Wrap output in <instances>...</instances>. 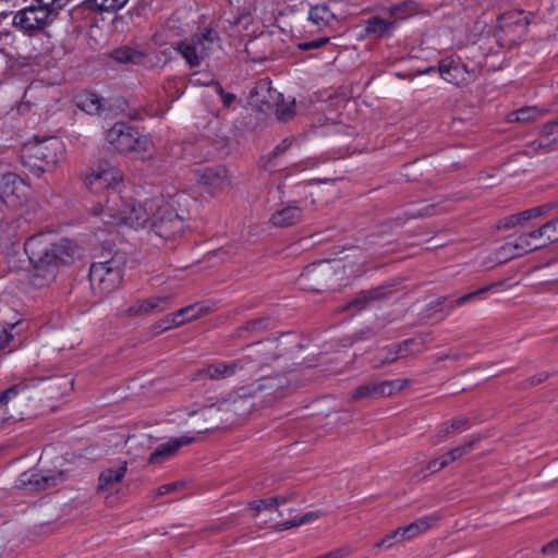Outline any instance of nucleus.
<instances>
[{
    "label": "nucleus",
    "mask_w": 558,
    "mask_h": 558,
    "mask_svg": "<svg viewBox=\"0 0 558 558\" xmlns=\"http://www.w3.org/2000/svg\"><path fill=\"white\" fill-rule=\"evenodd\" d=\"M440 520V515L438 513H432L429 515L422 517L414 521L417 526V531L420 534L427 532L432 529L436 523Z\"/></svg>",
    "instance_id": "nucleus-44"
},
{
    "label": "nucleus",
    "mask_w": 558,
    "mask_h": 558,
    "mask_svg": "<svg viewBox=\"0 0 558 558\" xmlns=\"http://www.w3.org/2000/svg\"><path fill=\"white\" fill-rule=\"evenodd\" d=\"M208 307L201 304H193L186 307H183L172 314H169L165 319H162L156 328L159 331H165L173 327H179L186 322L197 319L205 314H207Z\"/></svg>",
    "instance_id": "nucleus-15"
},
{
    "label": "nucleus",
    "mask_w": 558,
    "mask_h": 558,
    "mask_svg": "<svg viewBox=\"0 0 558 558\" xmlns=\"http://www.w3.org/2000/svg\"><path fill=\"white\" fill-rule=\"evenodd\" d=\"M413 342L412 339L405 340L401 344H395L391 347L384 348L378 355V362L380 364H389L397 361L400 357L409 354L408 347Z\"/></svg>",
    "instance_id": "nucleus-32"
},
{
    "label": "nucleus",
    "mask_w": 558,
    "mask_h": 558,
    "mask_svg": "<svg viewBox=\"0 0 558 558\" xmlns=\"http://www.w3.org/2000/svg\"><path fill=\"white\" fill-rule=\"evenodd\" d=\"M171 85H172V82H169V85L165 86V89L167 93H170V90L172 88H175L177 94L172 96V100H174V99H178L181 96V94L183 93V86H171Z\"/></svg>",
    "instance_id": "nucleus-63"
},
{
    "label": "nucleus",
    "mask_w": 558,
    "mask_h": 558,
    "mask_svg": "<svg viewBox=\"0 0 558 558\" xmlns=\"http://www.w3.org/2000/svg\"><path fill=\"white\" fill-rule=\"evenodd\" d=\"M72 0H35L36 4L23 8L13 15L12 25L27 36H35L48 28L60 11Z\"/></svg>",
    "instance_id": "nucleus-5"
},
{
    "label": "nucleus",
    "mask_w": 558,
    "mask_h": 558,
    "mask_svg": "<svg viewBox=\"0 0 558 558\" xmlns=\"http://www.w3.org/2000/svg\"><path fill=\"white\" fill-rule=\"evenodd\" d=\"M546 209H547L546 206H538V207H534V208L519 213V218L521 220V223L542 216Z\"/></svg>",
    "instance_id": "nucleus-48"
},
{
    "label": "nucleus",
    "mask_w": 558,
    "mask_h": 558,
    "mask_svg": "<svg viewBox=\"0 0 558 558\" xmlns=\"http://www.w3.org/2000/svg\"><path fill=\"white\" fill-rule=\"evenodd\" d=\"M92 289L99 295H106L117 290L122 282V266L114 258L105 262H94L89 268Z\"/></svg>",
    "instance_id": "nucleus-9"
},
{
    "label": "nucleus",
    "mask_w": 558,
    "mask_h": 558,
    "mask_svg": "<svg viewBox=\"0 0 558 558\" xmlns=\"http://www.w3.org/2000/svg\"><path fill=\"white\" fill-rule=\"evenodd\" d=\"M270 320L269 318H259L252 322H248L245 326V329L248 331H262L269 328Z\"/></svg>",
    "instance_id": "nucleus-50"
},
{
    "label": "nucleus",
    "mask_w": 558,
    "mask_h": 558,
    "mask_svg": "<svg viewBox=\"0 0 558 558\" xmlns=\"http://www.w3.org/2000/svg\"><path fill=\"white\" fill-rule=\"evenodd\" d=\"M303 213L301 206L293 202L292 204L277 210L271 216V222L276 227H290L302 219Z\"/></svg>",
    "instance_id": "nucleus-26"
},
{
    "label": "nucleus",
    "mask_w": 558,
    "mask_h": 558,
    "mask_svg": "<svg viewBox=\"0 0 558 558\" xmlns=\"http://www.w3.org/2000/svg\"><path fill=\"white\" fill-rule=\"evenodd\" d=\"M291 140L286 138L279 145H277L272 151L274 156H279L284 153L291 146Z\"/></svg>",
    "instance_id": "nucleus-59"
},
{
    "label": "nucleus",
    "mask_w": 558,
    "mask_h": 558,
    "mask_svg": "<svg viewBox=\"0 0 558 558\" xmlns=\"http://www.w3.org/2000/svg\"><path fill=\"white\" fill-rule=\"evenodd\" d=\"M158 208V198L147 199L137 203L132 198H124L121 194L112 192L106 206L100 202L92 209L93 216L97 219L93 223L100 230L111 232L116 227L128 226L133 229L147 228L151 222V216Z\"/></svg>",
    "instance_id": "nucleus-2"
},
{
    "label": "nucleus",
    "mask_w": 558,
    "mask_h": 558,
    "mask_svg": "<svg viewBox=\"0 0 558 558\" xmlns=\"http://www.w3.org/2000/svg\"><path fill=\"white\" fill-rule=\"evenodd\" d=\"M84 182L92 193L98 194L106 191V201H108L112 192L121 194L120 189L123 184V174L118 167L106 160H100L89 169ZM106 204L107 202L102 205L106 206Z\"/></svg>",
    "instance_id": "nucleus-8"
},
{
    "label": "nucleus",
    "mask_w": 558,
    "mask_h": 558,
    "mask_svg": "<svg viewBox=\"0 0 558 558\" xmlns=\"http://www.w3.org/2000/svg\"><path fill=\"white\" fill-rule=\"evenodd\" d=\"M64 155V145L58 137H45L26 142L20 150L22 166L32 174L39 177L54 169Z\"/></svg>",
    "instance_id": "nucleus-3"
},
{
    "label": "nucleus",
    "mask_w": 558,
    "mask_h": 558,
    "mask_svg": "<svg viewBox=\"0 0 558 558\" xmlns=\"http://www.w3.org/2000/svg\"><path fill=\"white\" fill-rule=\"evenodd\" d=\"M140 438L141 439H138V441H137V437L136 436L129 437L128 440H126V444L129 445V448L132 449L134 442H137L141 446H145V445H147L149 442V436L148 435H142Z\"/></svg>",
    "instance_id": "nucleus-58"
},
{
    "label": "nucleus",
    "mask_w": 558,
    "mask_h": 558,
    "mask_svg": "<svg viewBox=\"0 0 558 558\" xmlns=\"http://www.w3.org/2000/svg\"><path fill=\"white\" fill-rule=\"evenodd\" d=\"M473 445H474V441H469L462 446H459V447H456V448L449 450L448 452L450 453L452 459L456 461V460L462 458L463 456H465L466 453H469L472 450Z\"/></svg>",
    "instance_id": "nucleus-51"
},
{
    "label": "nucleus",
    "mask_w": 558,
    "mask_h": 558,
    "mask_svg": "<svg viewBox=\"0 0 558 558\" xmlns=\"http://www.w3.org/2000/svg\"><path fill=\"white\" fill-rule=\"evenodd\" d=\"M218 34L213 29L194 34L173 44V49L184 59L190 68L199 66L217 47Z\"/></svg>",
    "instance_id": "nucleus-7"
},
{
    "label": "nucleus",
    "mask_w": 558,
    "mask_h": 558,
    "mask_svg": "<svg viewBox=\"0 0 558 558\" xmlns=\"http://www.w3.org/2000/svg\"><path fill=\"white\" fill-rule=\"evenodd\" d=\"M545 555H558V537L542 547Z\"/></svg>",
    "instance_id": "nucleus-57"
},
{
    "label": "nucleus",
    "mask_w": 558,
    "mask_h": 558,
    "mask_svg": "<svg viewBox=\"0 0 558 558\" xmlns=\"http://www.w3.org/2000/svg\"><path fill=\"white\" fill-rule=\"evenodd\" d=\"M198 181L214 189H223L230 184L228 172L223 167L204 168L198 173Z\"/></svg>",
    "instance_id": "nucleus-25"
},
{
    "label": "nucleus",
    "mask_w": 558,
    "mask_h": 558,
    "mask_svg": "<svg viewBox=\"0 0 558 558\" xmlns=\"http://www.w3.org/2000/svg\"><path fill=\"white\" fill-rule=\"evenodd\" d=\"M533 233L534 231H531L517 238V241L519 242V250H521V252L529 253L546 245V242H542V236H531Z\"/></svg>",
    "instance_id": "nucleus-37"
},
{
    "label": "nucleus",
    "mask_w": 558,
    "mask_h": 558,
    "mask_svg": "<svg viewBox=\"0 0 558 558\" xmlns=\"http://www.w3.org/2000/svg\"><path fill=\"white\" fill-rule=\"evenodd\" d=\"M362 37L371 39L388 38L392 36L397 21L390 19H384L380 16H372L367 19L363 24Z\"/></svg>",
    "instance_id": "nucleus-19"
},
{
    "label": "nucleus",
    "mask_w": 558,
    "mask_h": 558,
    "mask_svg": "<svg viewBox=\"0 0 558 558\" xmlns=\"http://www.w3.org/2000/svg\"><path fill=\"white\" fill-rule=\"evenodd\" d=\"M171 85H172V82H169V85L165 86V89L167 93H170V90L172 88H175L177 94L172 96V100H174V99H178L181 96V94L183 93V86H171Z\"/></svg>",
    "instance_id": "nucleus-62"
},
{
    "label": "nucleus",
    "mask_w": 558,
    "mask_h": 558,
    "mask_svg": "<svg viewBox=\"0 0 558 558\" xmlns=\"http://www.w3.org/2000/svg\"><path fill=\"white\" fill-rule=\"evenodd\" d=\"M529 24L530 20L523 11H510L500 15L498 28L511 34V39L515 40L525 34Z\"/></svg>",
    "instance_id": "nucleus-16"
},
{
    "label": "nucleus",
    "mask_w": 558,
    "mask_h": 558,
    "mask_svg": "<svg viewBox=\"0 0 558 558\" xmlns=\"http://www.w3.org/2000/svg\"><path fill=\"white\" fill-rule=\"evenodd\" d=\"M343 268L344 266L339 263L320 260L306 266L299 276L298 283L302 289L319 291L327 286L338 270Z\"/></svg>",
    "instance_id": "nucleus-10"
},
{
    "label": "nucleus",
    "mask_w": 558,
    "mask_h": 558,
    "mask_svg": "<svg viewBox=\"0 0 558 558\" xmlns=\"http://www.w3.org/2000/svg\"><path fill=\"white\" fill-rule=\"evenodd\" d=\"M417 10V5L414 1L408 0L398 4L390 5L386 9L387 13L391 21H397V23L401 20H404L411 15H413Z\"/></svg>",
    "instance_id": "nucleus-33"
},
{
    "label": "nucleus",
    "mask_w": 558,
    "mask_h": 558,
    "mask_svg": "<svg viewBox=\"0 0 558 558\" xmlns=\"http://www.w3.org/2000/svg\"><path fill=\"white\" fill-rule=\"evenodd\" d=\"M469 425V420L465 417H457L452 420L450 423H444L439 429L438 435L440 437L447 436L451 430H458L461 428H465Z\"/></svg>",
    "instance_id": "nucleus-43"
},
{
    "label": "nucleus",
    "mask_w": 558,
    "mask_h": 558,
    "mask_svg": "<svg viewBox=\"0 0 558 558\" xmlns=\"http://www.w3.org/2000/svg\"><path fill=\"white\" fill-rule=\"evenodd\" d=\"M518 225H522L521 223V220L519 218V214H515V215H511V216H508L506 218H504L499 225L497 226L499 229H510V228H513Z\"/></svg>",
    "instance_id": "nucleus-52"
},
{
    "label": "nucleus",
    "mask_w": 558,
    "mask_h": 558,
    "mask_svg": "<svg viewBox=\"0 0 558 558\" xmlns=\"http://www.w3.org/2000/svg\"><path fill=\"white\" fill-rule=\"evenodd\" d=\"M558 120L546 123L541 132L539 138L531 143L533 150L547 149L557 140Z\"/></svg>",
    "instance_id": "nucleus-30"
},
{
    "label": "nucleus",
    "mask_w": 558,
    "mask_h": 558,
    "mask_svg": "<svg viewBox=\"0 0 558 558\" xmlns=\"http://www.w3.org/2000/svg\"><path fill=\"white\" fill-rule=\"evenodd\" d=\"M531 236H542L543 241L548 243L558 241V219L546 222L541 228L534 230V233Z\"/></svg>",
    "instance_id": "nucleus-36"
},
{
    "label": "nucleus",
    "mask_w": 558,
    "mask_h": 558,
    "mask_svg": "<svg viewBox=\"0 0 558 558\" xmlns=\"http://www.w3.org/2000/svg\"><path fill=\"white\" fill-rule=\"evenodd\" d=\"M129 0H85L84 5L93 11L114 13L125 7Z\"/></svg>",
    "instance_id": "nucleus-34"
},
{
    "label": "nucleus",
    "mask_w": 558,
    "mask_h": 558,
    "mask_svg": "<svg viewBox=\"0 0 558 558\" xmlns=\"http://www.w3.org/2000/svg\"><path fill=\"white\" fill-rule=\"evenodd\" d=\"M405 542L403 533L400 527L396 529L391 533L387 534L380 542H378L376 547H386L391 548L396 543Z\"/></svg>",
    "instance_id": "nucleus-45"
},
{
    "label": "nucleus",
    "mask_w": 558,
    "mask_h": 558,
    "mask_svg": "<svg viewBox=\"0 0 558 558\" xmlns=\"http://www.w3.org/2000/svg\"><path fill=\"white\" fill-rule=\"evenodd\" d=\"M169 303V296H153L146 300H138L124 311V315L140 316L155 312H163L168 308Z\"/></svg>",
    "instance_id": "nucleus-21"
},
{
    "label": "nucleus",
    "mask_w": 558,
    "mask_h": 558,
    "mask_svg": "<svg viewBox=\"0 0 558 558\" xmlns=\"http://www.w3.org/2000/svg\"><path fill=\"white\" fill-rule=\"evenodd\" d=\"M329 43V37H320L317 39L301 43L299 48L301 50L318 49Z\"/></svg>",
    "instance_id": "nucleus-49"
},
{
    "label": "nucleus",
    "mask_w": 558,
    "mask_h": 558,
    "mask_svg": "<svg viewBox=\"0 0 558 558\" xmlns=\"http://www.w3.org/2000/svg\"><path fill=\"white\" fill-rule=\"evenodd\" d=\"M438 71L446 82L454 85L466 84L474 77V74H471L463 63L454 60L441 61Z\"/></svg>",
    "instance_id": "nucleus-18"
},
{
    "label": "nucleus",
    "mask_w": 558,
    "mask_h": 558,
    "mask_svg": "<svg viewBox=\"0 0 558 558\" xmlns=\"http://www.w3.org/2000/svg\"><path fill=\"white\" fill-rule=\"evenodd\" d=\"M335 19V13L326 4H316L311 7L308 11V20L318 29H323L330 25Z\"/></svg>",
    "instance_id": "nucleus-29"
},
{
    "label": "nucleus",
    "mask_w": 558,
    "mask_h": 558,
    "mask_svg": "<svg viewBox=\"0 0 558 558\" xmlns=\"http://www.w3.org/2000/svg\"><path fill=\"white\" fill-rule=\"evenodd\" d=\"M24 251L33 266L32 281L37 287L50 282L57 275L61 264H70L77 248L68 239L58 243L52 241L51 234L39 233L31 236L24 244Z\"/></svg>",
    "instance_id": "nucleus-1"
},
{
    "label": "nucleus",
    "mask_w": 558,
    "mask_h": 558,
    "mask_svg": "<svg viewBox=\"0 0 558 558\" xmlns=\"http://www.w3.org/2000/svg\"><path fill=\"white\" fill-rule=\"evenodd\" d=\"M45 92L46 88L44 86H28L24 93L19 110L23 111L24 109H29L32 106L37 105V96L44 94Z\"/></svg>",
    "instance_id": "nucleus-41"
},
{
    "label": "nucleus",
    "mask_w": 558,
    "mask_h": 558,
    "mask_svg": "<svg viewBox=\"0 0 558 558\" xmlns=\"http://www.w3.org/2000/svg\"><path fill=\"white\" fill-rule=\"evenodd\" d=\"M408 384V379L365 383L351 391L350 399L352 401H360L365 399L390 397L401 391Z\"/></svg>",
    "instance_id": "nucleus-13"
},
{
    "label": "nucleus",
    "mask_w": 558,
    "mask_h": 558,
    "mask_svg": "<svg viewBox=\"0 0 558 558\" xmlns=\"http://www.w3.org/2000/svg\"><path fill=\"white\" fill-rule=\"evenodd\" d=\"M281 354L277 340H267L263 343H258L254 349L253 353L243 356L247 359L246 366L248 364H267L269 361L277 359Z\"/></svg>",
    "instance_id": "nucleus-24"
},
{
    "label": "nucleus",
    "mask_w": 558,
    "mask_h": 558,
    "mask_svg": "<svg viewBox=\"0 0 558 558\" xmlns=\"http://www.w3.org/2000/svg\"><path fill=\"white\" fill-rule=\"evenodd\" d=\"M541 117V111L536 107H524L514 110L508 114L510 122H527Z\"/></svg>",
    "instance_id": "nucleus-39"
},
{
    "label": "nucleus",
    "mask_w": 558,
    "mask_h": 558,
    "mask_svg": "<svg viewBox=\"0 0 558 558\" xmlns=\"http://www.w3.org/2000/svg\"><path fill=\"white\" fill-rule=\"evenodd\" d=\"M525 254L519 250V242L515 240L513 242H507L502 246H500L496 252V259L499 263H505L509 259L522 256Z\"/></svg>",
    "instance_id": "nucleus-38"
},
{
    "label": "nucleus",
    "mask_w": 558,
    "mask_h": 558,
    "mask_svg": "<svg viewBox=\"0 0 558 558\" xmlns=\"http://www.w3.org/2000/svg\"><path fill=\"white\" fill-rule=\"evenodd\" d=\"M63 478V473L60 472L58 474L50 475H41V474H27L24 473L21 478V483L23 485H29L37 490L47 489L52 486H56Z\"/></svg>",
    "instance_id": "nucleus-28"
},
{
    "label": "nucleus",
    "mask_w": 558,
    "mask_h": 558,
    "mask_svg": "<svg viewBox=\"0 0 558 558\" xmlns=\"http://www.w3.org/2000/svg\"><path fill=\"white\" fill-rule=\"evenodd\" d=\"M48 384H49V388H53V387H61L62 384H64L65 386L72 385V380L58 377V378H50Z\"/></svg>",
    "instance_id": "nucleus-60"
},
{
    "label": "nucleus",
    "mask_w": 558,
    "mask_h": 558,
    "mask_svg": "<svg viewBox=\"0 0 558 558\" xmlns=\"http://www.w3.org/2000/svg\"><path fill=\"white\" fill-rule=\"evenodd\" d=\"M14 327L15 325H10V329L0 328V350L4 349L13 340V335L11 330Z\"/></svg>",
    "instance_id": "nucleus-54"
},
{
    "label": "nucleus",
    "mask_w": 558,
    "mask_h": 558,
    "mask_svg": "<svg viewBox=\"0 0 558 558\" xmlns=\"http://www.w3.org/2000/svg\"><path fill=\"white\" fill-rule=\"evenodd\" d=\"M318 517H319L318 512H307L300 518H295V519L276 524V530L284 531V530H288V529H291L294 526H299L304 523H310V522H313L314 520H316Z\"/></svg>",
    "instance_id": "nucleus-42"
},
{
    "label": "nucleus",
    "mask_w": 558,
    "mask_h": 558,
    "mask_svg": "<svg viewBox=\"0 0 558 558\" xmlns=\"http://www.w3.org/2000/svg\"><path fill=\"white\" fill-rule=\"evenodd\" d=\"M128 471L125 461L121 462L117 468H109L102 471L98 478L97 492L110 489L114 484L120 483Z\"/></svg>",
    "instance_id": "nucleus-27"
},
{
    "label": "nucleus",
    "mask_w": 558,
    "mask_h": 558,
    "mask_svg": "<svg viewBox=\"0 0 558 558\" xmlns=\"http://www.w3.org/2000/svg\"><path fill=\"white\" fill-rule=\"evenodd\" d=\"M26 389L25 384H16L0 391V417L2 420L13 417L11 410H15L16 405L26 399Z\"/></svg>",
    "instance_id": "nucleus-17"
},
{
    "label": "nucleus",
    "mask_w": 558,
    "mask_h": 558,
    "mask_svg": "<svg viewBox=\"0 0 558 558\" xmlns=\"http://www.w3.org/2000/svg\"><path fill=\"white\" fill-rule=\"evenodd\" d=\"M193 440L194 438L189 436L171 438L168 441L159 445L154 450V452H151L148 462L150 464H159L173 457L181 447L190 445Z\"/></svg>",
    "instance_id": "nucleus-22"
},
{
    "label": "nucleus",
    "mask_w": 558,
    "mask_h": 558,
    "mask_svg": "<svg viewBox=\"0 0 558 558\" xmlns=\"http://www.w3.org/2000/svg\"><path fill=\"white\" fill-rule=\"evenodd\" d=\"M216 90L220 95L221 101L225 107H230L234 102L235 95L232 93L225 92L220 84H216Z\"/></svg>",
    "instance_id": "nucleus-53"
},
{
    "label": "nucleus",
    "mask_w": 558,
    "mask_h": 558,
    "mask_svg": "<svg viewBox=\"0 0 558 558\" xmlns=\"http://www.w3.org/2000/svg\"><path fill=\"white\" fill-rule=\"evenodd\" d=\"M279 506V498H268L252 501L250 504L251 509L259 512L262 509H271Z\"/></svg>",
    "instance_id": "nucleus-47"
},
{
    "label": "nucleus",
    "mask_w": 558,
    "mask_h": 558,
    "mask_svg": "<svg viewBox=\"0 0 558 558\" xmlns=\"http://www.w3.org/2000/svg\"><path fill=\"white\" fill-rule=\"evenodd\" d=\"M499 286H501V283H499V282L493 283V284L485 286L481 289H477L473 292H470L468 294H464V295L458 298L456 301L451 302L449 307L452 310L454 307L462 306V305L466 304L468 302L472 301L473 299L481 296L488 291L495 290Z\"/></svg>",
    "instance_id": "nucleus-40"
},
{
    "label": "nucleus",
    "mask_w": 558,
    "mask_h": 558,
    "mask_svg": "<svg viewBox=\"0 0 558 558\" xmlns=\"http://www.w3.org/2000/svg\"><path fill=\"white\" fill-rule=\"evenodd\" d=\"M190 201V196L185 193H177L167 201L158 198V208L151 216L149 231L165 240L180 234L184 230V221L187 219L182 205H187Z\"/></svg>",
    "instance_id": "nucleus-4"
},
{
    "label": "nucleus",
    "mask_w": 558,
    "mask_h": 558,
    "mask_svg": "<svg viewBox=\"0 0 558 558\" xmlns=\"http://www.w3.org/2000/svg\"><path fill=\"white\" fill-rule=\"evenodd\" d=\"M182 485L183 484L181 482H173V483L161 485L160 487H158L157 494L159 496L167 495L169 493H172V492L179 489L180 487H182Z\"/></svg>",
    "instance_id": "nucleus-56"
},
{
    "label": "nucleus",
    "mask_w": 558,
    "mask_h": 558,
    "mask_svg": "<svg viewBox=\"0 0 558 558\" xmlns=\"http://www.w3.org/2000/svg\"><path fill=\"white\" fill-rule=\"evenodd\" d=\"M378 298V291H369L367 293H362L356 299H354L352 302L349 303L348 307H356L357 310L363 308L368 301L375 300Z\"/></svg>",
    "instance_id": "nucleus-46"
},
{
    "label": "nucleus",
    "mask_w": 558,
    "mask_h": 558,
    "mask_svg": "<svg viewBox=\"0 0 558 558\" xmlns=\"http://www.w3.org/2000/svg\"><path fill=\"white\" fill-rule=\"evenodd\" d=\"M107 143L121 154L134 155L141 159L153 157L155 148L149 135L125 122H117L106 131Z\"/></svg>",
    "instance_id": "nucleus-6"
},
{
    "label": "nucleus",
    "mask_w": 558,
    "mask_h": 558,
    "mask_svg": "<svg viewBox=\"0 0 558 558\" xmlns=\"http://www.w3.org/2000/svg\"><path fill=\"white\" fill-rule=\"evenodd\" d=\"M288 384L287 377L281 375L262 378L253 385L251 393L264 392L266 401L271 402L282 397V391Z\"/></svg>",
    "instance_id": "nucleus-20"
},
{
    "label": "nucleus",
    "mask_w": 558,
    "mask_h": 558,
    "mask_svg": "<svg viewBox=\"0 0 558 558\" xmlns=\"http://www.w3.org/2000/svg\"><path fill=\"white\" fill-rule=\"evenodd\" d=\"M254 94L258 97L256 101L260 105H265L267 108H270L272 104L275 105V114L278 120L288 121L294 116L295 101L286 100L281 93L274 90L270 81L260 80L254 88Z\"/></svg>",
    "instance_id": "nucleus-12"
},
{
    "label": "nucleus",
    "mask_w": 558,
    "mask_h": 558,
    "mask_svg": "<svg viewBox=\"0 0 558 558\" xmlns=\"http://www.w3.org/2000/svg\"><path fill=\"white\" fill-rule=\"evenodd\" d=\"M254 407L251 396L247 393L231 395L219 403V410L232 412L234 415L244 417L248 415Z\"/></svg>",
    "instance_id": "nucleus-23"
},
{
    "label": "nucleus",
    "mask_w": 558,
    "mask_h": 558,
    "mask_svg": "<svg viewBox=\"0 0 558 558\" xmlns=\"http://www.w3.org/2000/svg\"><path fill=\"white\" fill-rule=\"evenodd\" d=\"M247 359H239L231 362H217L199 369L194 379L208 378L211 380H221L235 375L246 366Z\"/></svg>",
    "instance_id": "nucleus-14"
},
{
    "label": "nucleus",
    "mask_w": 558,
    "mask_h": 558,
    "mask_svg": "<svg viewBox=\"0 0 558 558\" xmlns=\"http://www.w3.org/2000/svg\"><path fill=\"white\" fill-rule=\"evenodd\" d=\"M402 533H403V536L405 538V541H411L417 536H420L421 534L418 533L417 531V526L415 525L414 522L408 524V525H404V526H401L400 527Z\"/></svg>",
    "instance_id": "nucleus-55"
},
{
    "label": "nucleus",
    "mask_w": 558,
    "mask_h": 558,
    "mask_svg": "<svg viewBox=\"0 0 558 558\" xmlns=\"http://www.w3.org/2000/svg\"><path fill=\"white\" fill-rule=\"evenodd\" d=\"M77 107L88 114H97L101 110V99L93 93L83 94L77 99Z\"/></svg>",
    "instance_id": "nucleus-35"
},
{
    "label": "nucleus",
    "mask_w": 558,
    "mask_h": 558,
    "mask_svg": "<svg viewBox=\"0 0 558 558\" xmlns=\"http://www.w3.org/2000/svg\"><path fill=\"white\" fill-rule=\"evenodd\" d=\"M0 198L10 208H23L29 203L31 187L17 174H4L0 179Z\"/></svg>",
    "instance_id": "nucleus-11"
},
{
    "label": "nucleus",
    "mask_w": 558,
    "mask_h": 558,
    "mask_svg": "<svg viewBox=\"0 0 558 558\" xmlns=\"http://www.w3.org/2000/svg\"><path fill=\"white\" fill-rule=\"evenodd\" d=\"M441 469H444V466L441 465L439 459L432 460L427 464V470L429 471V473H436V472L440 471Z\"/></svg>",
    "instance_id": "nucleus-61"
},
{
    "label": "nucleus",
    "mask_w": 558,
    "mask_h": 558,
    "mask_svg": "<svg viewBox=\"0 0 558 558\" xmlns=\"http://www.w3.org/2000/svg\"><path fill=\"white\" fill-rule=\"evenodd\" d=\"M441 465L444 468H446L448 464H450L451 462H453L454 460L452 459V457L450 456L449 452L442 454L440 458H438Z\"/></svg>",
    "instance_id": "nucleus-64"
},
{
    "label": "nucleus",
    "mask_w": 558,
    "mask_h": 558,
    "mask_svg": "<svg viewBox=\"0 0 558 558\" xmlns=\"http://www.w3.org/2000/svg\"><path fill=\"white\" fill-rule=\"evenodd\" d=\"M111 58L122 64H141L144 61V53L129 46L114 49Z\"/></svg>",
    "instance_id": "nucleus-31"
}]
</instances>
